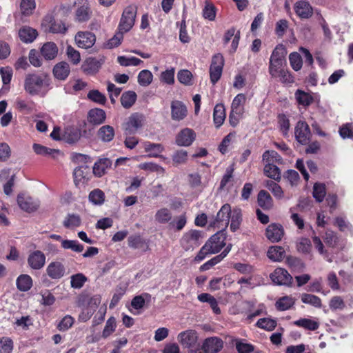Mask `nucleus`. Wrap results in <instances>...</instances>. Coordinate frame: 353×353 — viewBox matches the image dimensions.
<instances>
[{"label": "nucleus", "instance_id": "nucleus-1", "mask_svg": "<svg viewBox=\"0 0 353 353\" xmlns=\"http://www.w3.org/2000/svg\"><path fill=\"white\" fill-rule=\"evenodd\" d=\"M50 84V79L46 74H28L24 79V90L32 96H44Z\"/></svg>", "mask_w": 353, "mask_h": 353}, {"label": "nucleus", "instance_id": "nucleus-2", "mask_svg": "<svg viewBox=\"0 0 353 353\" xmlns=\"http://www.w3.org/2000/svg\"><path fill=\"white\" fill-rule=\"evenodd\" d=\"M137 15V8L134 6L126 7L122 14L119 30L121 32H128L134 26Z\"/></svg>", "mask_w": 353, "mask_h": 353}, {"label": "nucleus", "instance_id": "nucleus-3", "mask_svg": "<svg viewBox=\"0 0 353 353\" xmlns=\"http://www.w3.org/2000/svg\"><path fill=\"white\" fill-rule=\"evenodd\" d=\"M286 54L287 50L283 44L277 45L270 59L269 70L276 72V68L283 67L285 62V57Z\"/></svg>", "mask_w": 353, "mask_h": 353}, {"label": "nucleus", "instance_id": "nucleus-4", "mask_svg": "<svg viewBox=\"0 0 353 353\" xmlns=\"http://www.w3.org/2000/svg\"><path fill=\"white\" fill-rule=\"evenodd\" d=\"M224 65V58L221 54L212 57L210 67V77L212 84H215L221 78Z\"/></svg>", "mask_w": 353, "mask_h": 353}, {"label": "nucleus", "instance_id": "nucleus-5", "mask_svg": "<svg viewBox=\"0 0 353 353\" xmlns=\"http://www.w3.org/2000/svg\"><path fill=\"white\" fill-rule=\"evenodd\" d=\"M231 214V207L229 204H224L217 212L214 221L211 223L214 227L220 228L222 226L226 228L229 224Z\"/></svg>", "mask_w": 353, "mask_h": 353}, {"label": "nucleus", "instance_id": "nucleus-6", "mask_svg": "<svg viewBox=\"0 0 353 353\" xmlns=\"http://www.w3.org/2000/svg\"><path fill=\"white\" fill-rule=\"evenodd\" d=\"M195 139V132L192 129L185 128L176 134L175 143L179 146L188 147L192 144Z\"/></svg>", "mask_w": 353, "mask_h": 353}, {"label": "nucleus", "instance_id": "nucleus-7", "mask_svg": "<svg viewBox=\"0 0 353 353\" xmlns=\"http://www.w3.org/2000/svg\"><path fill=\"white\" fill-rule=\"evenodd\" d=\"M178 339L183 347L190 349L189 353H201L199 350H198L199 352L193 350L196 347L197 341L195 332L192 331L183 332L179 334Z\"/></svg>", "mask_w": 353, "mask_h": 353}, {"label": "nucleus", "instance_id": "nucleus-8", "mask_svg": "<svg viewBox=\"0 0 353 353\" xmlns=\"http://www.w3.org/2000/svg\"><path fill=\"white\" fill-rule=\"evenodd\" d=\"M270 279L279 285H290L292 282V276L286 270L281 268L275 269L270 274Z\"/></svg>", "mask_w": 353, "mask_h": 353}, {"label": "nucleus", "instance_id": "nucleus-9", "mask_svg": "<svg viewBox=\"0 0 353 353\" xmlns=\"http://www.w3.org/2000/svg\"><path fill=\"white\" fill-rule=\"evenodd\" d=\"M201 232L199 230H190L183 236L181 243L185 250H188L190 248L198 246L199 239L201 238Z\"/></svg>", "mask_w": 353, "mask_h": 353}, {"label": "nucleus", "instance_id": "nucleus-10", "mask_svg": "<svg viewBox=\"0 0 353 353\" xmlns=\"http://www.w3.org/2000/svg\"><path fill=\"white\" fill-rule=\"evenodd\" d=\"M310 137V130L309 125L302 121H299L295 128V138L298 142L302 145L308 143Z\"/></svg>", "mask_w": 353, "mask_h": 353}, {"label": "nucleus", "instance_id": "nucleus-11", "mask_svg": "<svg viewBox=\"0 0 353 353\" xmlns=\"http://www.w3.org/2000/svg\"><path fill=\"white\" fill-rule=\"evenodd\" d=\"M96 41L95 35L90 32H79L75 36L77 45L81 48H90Z\"/></svg>", "mask_w": 353, "mask_h": 353}, {"label": "nucleus", "instance_id": "nucleus-12", "mask_svg": "<svg viewBox=\"0 0 353 353\" xmlns=\"http://www.w3.org/2000/svg\"><path fill=\"white\" fill-rule=\"evenodd\" d=\"M265 235L271 242H279L284 235L283 228L281 224L271 223L266 228Z\"/></svg>", "mask_w": 353, "mask_h": 353}, {"label": "nucleus", "instance_id": "nucleus-13", "mask_svg": "<svg viewBox=\"0 0 353 353\" xmlns=\"http://www.w3.org/2000/svg\"><path fill=\"white\" fill-rule=\"evenodd\" d=\"M46 263V256L40 250L31 252L28 257V264L32 270H40Z\"/></svg>", "mask_w": 353, "mask_h": 353}, {"label": "nucleus", "instance_id": "nucleus-14", "mask_svg": "<svg viewBox=\"0 0 353 353\" xmlns=\"http://www.w3.org/2000/svg\"><path fill=\"white\" fill-rule=\"evenodd\" d=\"M296 14L301 19H309L313 14V8L306 0H300L295 3L294 6Z\"/></svg>", "mask_w": 353, "mask_h": 353}, {"label": "nucleus", "instance_id": "nucleus-15", "mask_svg": "<svg viewBox=\"0 0 353 353\" xmlns=\"http://www.w3.org/2000/svg\"><path fill=\"white\" fill-rule=\"evenodd\" d=\"M17 203L19 207L27 212L36 211L39 207V202L30 196H25L23 194H19Z\"/></svg>", "mask_w": 353, "mask_h": 353}, {"label": "nucleus", "instance_id": "nucleus-16", "mask_svg": "<svg viewBox=\"0 0 353 353\" xmlns=\"http://www.w3.org/2000/svg\"><path fill=\"white\" fill-rule=\"evenodd\" d=\"M222 347V340L215 336L206 339L202 345V350L205 353H217Z\"/></svg>", "mask_w": 353, "mask_h": 353}, {"label": "nucleus", "instance_id": "nucleus-17", "mask_svg": "<svg viewBox=\"0 0 353 353\" xmlns=\"http://www.w3.org/2000/svg\"><path fill=\"white\" fill-rule=\"evenodd\" d=\"M225 238L221 232H216L212 235L209 240L205 243L208 248L213 254L218 253L225 246Z\"/></svg>", "mask_w": 353, "mask_h": 353}, {"label": "nucleus", "instance_id": "nucleus-18", "mask_svg": "<svg viewBox=\"0 0 353 353\" xmlns=\"http://www.w3.org/2000/svg\"><path fill=\"white\" fill-rule=\"evenodd\" d=\"M48 276L52 279H59L65 274L64 265L58 261L51 262L46 268Z\"/></svg>", "mask_w": 353, "mask_h": 353}, {"label": "nucleus", "instance_id": "nucleus-19", "mask_svg": "<svg viewBox=\"0 0 353 353\" xmlns=\"http://www.w3.org/2000/svg\"><path fill=\"white\" fill-rule=\"evenodd\" d=\"M70 68L69 64L65 61L57 63L53 68V74L59 80H65L69 75Z\"/></svg>", "mask_w": 353, "mask_h": 353}, {"label": "nucleus", "instance_id": "nucleus-20", "mask_svg": "<svg viewBox=\"0 0 353 353\" xmlns=\"http://www.w3.org/2000/svg\"><path fill=\"white\" fill-rule=\"evenodd\" d=\"M171 109L172 118L174 120H182L187 114L186 107L179 101H175L172 103Z\"/></svg>", "mask_w": 353, "mask_h": 353}, {"label": "nucleus", "instance_id": "nucleus-21", "mask_svg": "<svg viewBox=\"0 0 353 353\" xmlns=\"http://www.w3.org/2000/svg\"><path fill=\"white\" fill-rule=\"evenodd\" d=\"M41 54L46 60L54 59L58 54V47L53 42H47L41 48Z\"/></svg>", "mask_w": 353, "mask_h": 353}, {"label": "nucleus", "instance_id": "nucleus-22", "mask_svg": "<svg viewBox=\"0 0 353 353\" xmlns=\"http://www.w3.org/2000/svg\"><path fill=\"white\" fill-rule=\"evenodd\" d=\"M105 112L102 109H92L88 112V120L90 123L94 125H100L105 120Z\"/></svg>", "mask_w": 353, "mask_h": 353}, {"label": "nucleus", "instance_id": "nucleus-23", "mask_svg": "<svg viewBox=\"0 0 353 353\" xmlns=\"http://www.w3.org/2000/svg\"><path fill=\"white\" fill-rule=\"evenodd\" d=\"M112 165V161L108 158L99 159L94 163L93 173L96 176L101 177L105 174L106 170Z\"/></svg>", "mask_w": 353, "mask_h": 353}, {"label": "nucleus", "instance_id": "nucleus-24", "mask_svg": "<svg viewBox=\"0 0 353 353\" xmlns=\"http://www.w3.org/2000/svg\"><path fill=\"white\" fill-rule=\"evenodd\" d=\"M17 289L21 292H27L32 287V279L28 274H21L16 280Z\"/></svg>", "mask_w": 353, "mask_h": 353}, {"label": "nucleus", "instance_id": "nucleus-25", "mask_svg": "<svg viewBox=\"0 0 353 353\" xmlns=\"http://www.w3.org/2000/svg\"><path fill=\"white\" fill-rule=\"evenodd\" d=\"M172 218V214L170 211L167 208H161L158 210L154 215L155 221L160 224H165L171 222Z\"/></svg>", "mask_w": 353, "mask_h": 353}, {"label": "nucleus", "instance_id": "nucleus-26", "mask_svg": "<svg viewBox=\"0 0 353 353\" xmlns=\"http://www.w3.org/2000/svg\"><path fill=\"white\" fill-rule=\"evenodd\" d=\"M19 36L22 41L31 43L36 39L37 32L30 27L26 26L19 30Z\"/></svg>", "mask_w": 353, "mask_h": 353}, {"label": "nucleus", "instance_id": "nucleus-27", "mask_svg": "<svg viewBox=\"0 0 353 353\" xmlns=\"http://www.w3.org/2000/svg\"><path fill=\"white\" fill-rule=\"evenodd\" d=\"M258 204L263 210H270L273 205V201L270 194L265 190H261L258 194Z\"/></svg>", "mask_w": 353, "mask_h": 353}, {"label": "nucleus", "instance_id": "nucleus-28", "mask_svg": "<svg viewBox=\"0 0 353 353\" xmlns=\"http://www.w3.org/2000/svg\"><path fill=\"white\" fill-rule=\"evenodd\" d=\"M225 119V110L223 104H216L214 108L213 119L216 128H219Z\"/></svg>", "mask_w": 353, "mask_h": 353}, {"label": "nucleus", "instance_id": "nucleus-29", "mask_svg": "<svg viewBox=\"0 0 353 353\" xmlns=\"http://www.w3.org/2000/svg\"><path fill=\"white\" fill-rule=\"evenodd\" d=\"M270 75L274 78H279L282 83H291L294 82L293 77L288 71L281 68H276V72L269 70Z\"/></svg>", "mask_w": 353, "mask_h": 353}, {"label": "nucleus", "instance_id": "nucleus-30", "mask_svg": "<svg viewBox=\"0 0 353 353\" xmlns=\"http://www.w3.org/2000/svg\"><path fill=\"white\" fill-rule=\"evenodd\" d=\"M128 245L134 249H141L146 251L148 249V245L145 239L139 235L130 236L128 239Z\"/></svg>", "mask_w": 353, "mask_h": 353}, {"label": "nucleus", "instance_id": "nucleus-31", "mask_svg": "<svg viewBox=\"0 0 353 353\" xmlns=\"http://www.w3.org/2000/svg\"><path fill=\"white\" fill-rule=\"evenodd\" d=\"M97 136L102 141L110 142L114 137V130L109 125H103L98 130Z\"/></svg>", "mask_w": 353, "mask_h": 353}, {"label": "nucleus", "instance_id": "nucleus-32", "mask_svg": "<svg viewBox=\"0 0 353 353\" xmlns=\"http://www.w3.org/2000/svg\"><path fill=\"white\" fill-rule=\"evenodd\" d=\"M101 67L100 62L95 58H88L82 65L83 70L88 74L97 72Z\"/></svg>", "mask_w": 353, "mask_h": 353}, {"label": "nucleus", "instance_id": "nucleus-33", "mask_svg": "<svg viewBox=\"0 0 353 353\" xmlns=\"http://www.w3.org/2000/svg\"><path fill=\"white\" fill-rule=\"evenodd\" d=\"M81 137L80 131L76 128L68 127L65 128L63 134V139L69 143L77 142Z\"/></svg>", "mask_w": 353, "mask_h": 353}, {"label": "nucleus", "instance_id": "nucleus-34", "mask_svg": "<svg viewBox=\"0 0 353 353\" xmlns=\"http://www.w3.org/2000/svg\"><path fill=\"white\" fill-rule=\"evenodd\" d=\"M246 100L244 94H238L232 101L231 105V110L236 113V114H243V104Z\"/></svg>", "mask_w": 353, "mask_h": 353}, {"label": "nucleus", "instance_id": "nucleus-35", "mask_svg": "<svg viewBox=\"0 0 353 353\" xmlns=\"http://www.w3.org/2000/svg\"><path fill=\"white\" fill-rule=\"evenodd\" d=\"M137 96L134 91L124 92L121 97V103L124 108H131L135 103Z\"/></svg>", "mask_w": 353, "mask_h": 353}, {"label": "nucleus", "instance_id": "nucleus-36", "mask_svg": "<svg viewBox=\"0 0 353 353\" xmlns=\"http://www.w3.org/2000/svg\"><path fill=\"white\" fill-rule=\"evenodd\" d=\"M231 223L230 228L232 232H234L238 230L242 222V212L239 208H234L231 211Z\"/></svg>", "mask_w": 353, "mask_h": 353}, {"label": "nucleus", "instance_id": "nucleus-37", "mask_svg": "<svg viewBox=\"0 0 353 353\" xmlns=\"http://www.w3.org/2000/svg\"><path fill=\"white\" fill-rule=\"evenodd\" d=\"M33 150L37 154L50 156L52 158H55L57 155L61 154V152L59 150L48 148L37 143L33 145Z\"/></svg>", "mask_w": 353, "mask_h": 353}, {"label": "nucleus", "instance_id": "nucleus-38", "mask_svg": "<svg viewBox=\"0 0 353 353\" xmlns=\"http://www.w3.org/2000/svg\"><path fill=\"white\" fill-rule=\"evenodd\" d=\"M268 258L273 261H281L285 257V250L281 246H272L268 250Z\"/></svg>", "mask_w": 353, "mask_h": 353}, {"label": "nucleus", "instance_id": "nucleus-39", "mask_svg": "<svg viewBox=\"0 0 353 353\" xmlns=\"http://www.w3.org/2000/svg\"><path fill=\"white\" fill-rule=\"evenodd\" d=\"M188 152L184 150H178L175 151L172 155V164L176 167L185 164L188 161Z\"/></svg>", "mask_w": 353, "mask_h": 353}, {"label": "nucleus", "instance_id": "nucleus-40", "mask_svg": "<svg viewBox=\"0 0 353 353\" xmlns=\"http://www.w3.org/2000/svg\"><path fill=\"white\" fill-rule=\"evenodd\" d=\"M264 167L265 174L275 181L281 179V172L279 168L272 163H265Z\"/></svg>", "mask_w": 353, "mask_h": 353}, {"label": "nucleus", "instance_id": "nucleus-41", "mask_svg": "<svg viewBox=\"0 0 353 353\" xmlns=\"http://www.w3.org/2000/svg\"><path fill=\"white\" fill-rule=\"evenodd\" d=\"M46 22H49V31L52 33H65L67 30L65 24L61 21H52L53 19L52 17L48 16L46 18L45 20Z\"/></svg>", "mask_w": 353, "mask_h": 353}, {"label": "nucleus", "instance_id": "nucleus-42", "mask_svg": "<svg viewBox=\"0 0 353 353\" xmlns=\"http://www.w3.org/2000/svg\"><path fill=\"white\" fill-rule=\"evenodd\" d=\"M88 199L94 205H101L105 201V194L100 189H94L90 192Z\"/></svg>", "mask_w": 353, "mask_h": 353}, {"label": "nucleus", "instance_id": "nucleus-43", "mask_svg": "<svg viewBox=\"0 0 353 353\" xmlns=\"http://www.w3.org/2000/svg\"><path fill=\"white\" fill-rule=\"evenodd\" d=\"M81 223V219L80 216L76 214H68L63 222V226L69 229L79 227Z\"/></svg>", "mask_w": 353, "mask_h": 353}, {"label": "nucleus", "instance_id": "nucleus-44", "mask_svg": "<svg viewBox=\"0 0 353 353\" xmlns=\"http://www.w3.org/2000/svg\"><path fill=\"white\" fill-rule=\"evenodd\" d=\"M151 299V295L148 293H143L141 295L134 296L132 301L131 305L136 310L143 307L145 302H149Z\"/></svg>", "mask_w": 353, "mask_h": 353}, {"label": "nucleus", "instance_id": "nucleus-45", "mask_svg": "<svg viewBox=\"0 0 353 353\" xmlns=\"http://www.w3.org/2000/svg\"><path fill=\"white\" fill-rule=\"evenodd\" d=\"M301 301L305 304L320 308L322 305L321 299L314 294L303 293L301 296Z\"/></svg>", "mask_w": 353, "mask_h": 353}, {"label": "nucleus", "instance_id": "nucleus-46", "mask_svg": "<svg viewBox=\"0 0 353 353\" xmlns=\"http://www.w3.org/2000/svg\"><path fill=\"white\" fill-rule=\"evenodd\" d=\"M294 96L298 103L303 106H307L313 101V97L309 93L301 90H297Z\"/></svg>", "mask_w": 353, "mask_h": 353}, {"label": "nucleus", "instance_id": "nucleus-47", "mask_svg": "<svg viewBox=\"0 0 353 353\" xmlns=\"http://www.w3.org/2000/svg\"><path fill=\"white\" fill-rule=\"evenodd\" d=\"M145 150L152 157H157L164 150V147L160 143L146 142L144 145Z\"/></svg>", "mask_w": 353, "mask_h": 353}, {"label": "nucleus", "instance_id": "nucleus-48", "mask_svg": "<svg viewBox=\"0 0 353 353\" xmlns=\"http://www.w3.org/2000/svg\"><path fill=\"white\" fill-rule=\"evenodd\" d=\"M294 304V300L293 298L285 296L276 302V307L280 311H285L289 310Z\"/></svg>", "mask_w": 353, "mask_h": 353}, {"label": "nucleus", "instance_id": "nucleus-49", "mask_svg": "<svg viewBox=\"0 0 353 353\" xmlns=\"http://www.w3.org/2000/svg\"><path fill=\"white\" fill-rule=\"evenodd\" d=\"M256 326L267 331H272L276 326V321L270 318H262L256 322Z\"/></svg>", "mask_w": 353, "mask_h": 353}, {"label": "nucleus", "instance_id": "nucleus-50", "mask_svg": "<svg viewBox=\"0 0 353 353\" xmlns=\"http://www.w3.org/2000/svg\"><path fill=\"white\" fill-rule=\"evenodd\" d=\"M137 79L140 85L148 86L152 83L153 75L150 70H143L139 73Z\"/></svg>", "mask_w": 353, "mask_h": 353}, {"label": "nucleus", "instance_id": "nucleus-51", "mask_svg": "<svg viewBox=\"0 0 353 353\" xmlns=\"http://www.w3.org/2000/svg\"><path fill=\"white\" fill-rule=\"evenodd\" d=\"M325 185L323 183H316L313 187V196L319 203L322 202L325 198Z\"/></svg>", "mask_w": 353, "mask_h": 353}, {"label": "nucleus", "instance_id": "nucleus-52", "mask_svg": "<svg viewBox=\"0 0 353 353\" xmlns=\"http://www.w3.org/2000/svg\"><path fill=\"white\" fill-rule=\"evenodd\" d=\"M294 324L299 327L312 331L317 330L319 327L318 323L309 319H300L294 321Z\"/></svg>", "mask_w": 353, "mask_h": 353}, {"label": "nucleus", "instance_id": "nucleus-53", "mask_svg": "<svg viewBox=\"0 0 353 353\" xmlns=\"http://www.w3.org/2000/svg\"><path fill=\"white\" fill-rule=\"evenodd\" d=\"M76 18L79 22H84L90 19L89 8L87 3L78 8L76 11Z\"/></svg>", "mask_w": 353, "mask_h": 353}, {"label": "nucleus", "instance_id": "nucleus-54", "mask_svg": "<svg viewBox=\"0 0 353 353\" xmlns=\"http://www.w3.org/2000/svg\"><path fill=\"white\" fill-rule=\"evenodd\" d=\"M61 246L64 249H70L76 252H81L83 250V245L74 240H61Z\"/></svg>", "mask_w": 353, "mask_h": 353}, {"label": "nucleus", "instance_id": "nucleus-55", "mask_svg": "<svg viewBox=\"0 0 353 353\" xmlns=\"http://www.w3.org/2000/svg\"><path fill=\"white\" fill-rule=\"evenodd\" d=\"M118 63L122 65V66H130V65H134L137 66L139 65L141 63H143V61L141 59L134 57H127L125 56H119L117 58Z\"/></svg>", "mask_w": 353, "mask_h": 353}, {"label": "nucleus", "instance_id": "nucleus-56", "mask_svg": "<svg viewBox=\"0 0 353 353\" xmlns=\"http://www.w3.org/2000/svg\"><path fill=\"white\" fill-rule=\"evenodd\" d=\"M90 169L88 165H80L74 170V177L75 183L81 181L82 179L87 177L89 174Z\"/></svg>", "mask_w": 353, "mask_h": 353}, {"label": "nucleus", "instance_id": "nucleus-57", "mask_svg": "<svg viewBox=\"0 0 353 353\" xmlns=\"http://www.w3.org/2000/svg\"><path fill=\"white\" fill-rule=\"evenodd\" d=\"M88 98L101 105H104L107 101L106 97L98 90H92L88 94Z\"/></svg>", "mask_w": 353, "mask_h": 353}, {"label": "nucleus", "instance_id": "nucleus-58", "mask_svg": "<svg viewBox=\"0 0 353 353\" xmlns=\"http://www.w3.org/2000/svg\"><path fill=\"white\" fill-rule=\"evenodd\" d=\"M70 279L71 287L74 289L81 288L87 281L86 276L81 273L74 274L71 276Z\"/></svg>", "mask_w": 353, "mask_h": 353}, {"label": "nucleus", "instance_id": "nucleus-59", "mask_svg": "<svg viewBox=\"0 0 353 353\" xmlns=\"http://www.w3.org/2000/svg\"><path fill=\"white\" fill-rule=\"evenodd\" d=\"M263 161L265 163H280L281 157L274 150H267L263 154Z\"/></svg>", "mask_w": 353, "mask_h": 353}, {"label": "nucleus", "instance_id": "nucleus-60", "mask_svg": "<svg viewBox=\"0 0 353 353\" xmlns=\"http://www.w3.org/2000/svg\"><path fill=\"white\" fill-rule=\"evenodd\" d=\"M187 223V218L185 214H181L175 217V219L170 222V227L171 228H174L178 231L181 230L185 225Z\"/></svg>", "mask_w": 353, "mask_h": 353}, {"label": "nucleus", "instance_id": "nucleus-61", "mask_svg": "<svg viewBox=\"0 0 353 353\" xmlns=\"http://www.w3.org/2000/svg\"><path fill=\"white\" fill-rule=\"evenodd\" d=\"M143 121V116L140 114H132L128 123V127L132 129L133 131L137 130L139 128L142 126Z\"/></svg>", "mask_w": 353, "mask_h": 353}, {"label": "nucleus", "instance_id": "nucleus-62", "mask_svg": "<svg viewBox=\"0 0 353 353\" xmlns=\"http://www.w3.org/2000/svg\"><path fill=\"white\" fill-rule=\"evenodd\" d=\"M35 7L34 0H22L20 5L21 12L25 15L30 14Z\"/></svg>", "mask_w": 353, "mask_h": 353}, {"label": "nucleus", "instance_id": "nucleus-63", "mask_svg": "<svg viewBox=\"0 0 353 353\" xmlns=\"http://www.w3.org/2000/svg\"><path fill=\"white\" fill-rule=\"evenodd\" d=\"M74 322V319L70 315L65 316L57 325V329L61 332L67 331L72 327Z\"/></svg>", "mask_w": 353, "mask_h": 353}, {"label": "nucleus", "instance_id": "nucleus-64", "mask_svg": "<svg viewBox=\"0 0 353 353\" xmlns=\"http://www.w3.org/2000/svg\"><path fill=\"white\" fill-rule=\"evenodd\" d=\"M13 350V342L8 337L0 339V353H11Z\"/></svg>", "mask_w": 353, "mask_h": 353}]
</instances>
